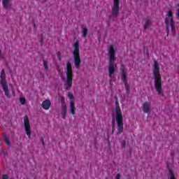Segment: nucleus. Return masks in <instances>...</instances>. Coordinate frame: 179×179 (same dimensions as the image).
Here are the masks:
<instances>
[{
    "label": "nucleus",
    "mask_w": 179,
    "mask_h": 179,
    "mask_svg": "<svg viewBox=\"0 0 179 179\" xmlns=\"http://www.w3.org/2000/svg\"><path fill=\"white\" fill-rule=\"evenodd\" d=\"M80 0H76V2H79Z\"/></svg>",
    "instance_id": "obj_35"
},
{
    "label": "nucleus",
    "mask_w": 179,
    "mask_h": 179,
    "mask_svg": "<svg viewBox=\"0 0 179 179\" xmlns=\"http://www.w3.org/2000/svg\"><path fill=\"white\" fill-rule=\"evenodd\" d=\"M68 97L70 99V101H72V100H73V94L72 92H69Z\"/></svg>",
    "instance_id": "obj_21"
},
{
    "label": "nucleus",
    "mask_w": 179,
    "mask_h": 179,
    "mask_svg": "<svg viewBox=\"0 0 179 179\" xmlns=\"http://www.w3.org/2000/svg\"><path fill=\"white\" fill-rule=\"evenodd\" d=\"M152 104L150 103V101H145L143 104V111L145 114H149L150 113V107Z\"/></svg>",
    "instance_id": "obj_10"
},
{
    "label": "nucleus",
    "mask_w": 179,
    "mask_h": 179,
    "mask_svg": "<svg viewBox=\"0 0 179 179\" xmlns=\"http://www.w3.org/2000/svg\"><path fill=\"white\" fill-rule=\"evenodd\" d=\"M41 43H43V38L41 39Z\"/></svg>",
    "instance_id": "obj_38"
},
{
    "label": "nucleus",
    "mask_w": 179,
    "mask_h": 179,
    "mask_svg": "<svg viewBox=\"0 0 179 179\" xmlns=\"http://www.w3.org/2000/svg\"><path fill=\"white\" fill-rule=\"evenodd\" d=\"M115 129V124H112V129Z\"/></svg>",
    "instance_id": "obj_31"
},
{
    "label": "nucleus",
    "mask_w": 179,
    "mask_h": 179,
    "mask_svg": "<svg viewBox=\"0 0 179 179\" xmlns=\"http://www.w3.org/2000/svg\"><path fill=\"white\" fill-rule=\"evenodd\" d=\"M2 179H9V176L6 174L3 175Z\"/></svg>",
    "instance_id": "obj_25"
},
{
    "label": "nucleus",
    "mask_w": 179,
    "mask_h": 179,
    "mask_svg": "<svg viewBox=\"0 0 179 179\" xmlns=\"http://www.w3.org/2000/svg\"><path fill=\"white\" fill-rule=\"evenodd\" d=\"M87 31H88L87 27L83 28L81 32H82L83 38H86V37H87Z\"/></svg>",
    "instance_id": "obj_19"
},
{
    "label": "nucleus",
    "mask_w": 179,
    "mask_h": 179,
    "mask_svg": "<svg viewBox=\"0 0 179 179\" xmlns=\"http://www.w3.org/2000/svg\"><path fill=\"white\" fill-rule=\"evenodd\" d=\"M109 63H108V76L110 78L109 80L110 83H111L113 78V75H114V72H115V67L114 66V62H115V59L117 57H115V50H114V45H110L109 50Z\"/></svg>",
    "instance_id": "obj_2"
},
{
    "label": "nucleus",
    "mask_w": 179,
    "mask_h": 179,
    "mask_svg": "<svg viewBox=\"0 0 179 179\" xmlns=\"http://www.w3.org/2000/svg\"><path fill=\"white\" fill-rule=\"evenodd\" d=\"M118 15H120V0H113L111 15H109V19L117 17Z\"/></svg>",
    "instance_id": "obj_8"
},
{
    "label": "nucleus",
    "mask_w": 179,
    "mask_h": 179,
    "mask_svg": "<svg viewBox=\"0 0 179 179\" xmlns=\"http://www.w3.org/2000/svg\"><path fill=\"white\" fill-rule=\"evenodd\" d=\"M73 55L74 58V65L77 69L80 68V50L79 49V41H76L73 45Z\"/></svg>",
    "instance_id": "obj_6"
},
{
    "label": "nucleus",
    "mask_w": 179,
    "mask_h": 179,
    "mask_svg": "<svg viewBox=\"0 0 179 179\" xmlns=\"http://www.w3.org/2000/svg\"><path fill=\"white\" fill-rule=\"evenodd\" d=\"M24 128L26 135L28 136L29 139L31 138V127H30V120L28 116L24 117Z\"/></svg>",
    "instance_id": "obj_9"
},
{
    "label": "nucleus",
    "mask_w": 179,
    "mask_h": 179,
    "mask_svg": "<svg viewBox=\"0 0 179 179\" xmlns=\"http://www.w3.org/2000/svg\"><path fill=\"white\" fill-rule=\"evenodd\" d=\"M66 80L64 82V89L68 91L72 88V85H73V70H72V64L69 62L66 63Z\"/></svg>",
    "instance_id": "obj_3"
},
{
    "label": "nucleus",
    "mask_w": 179,
    "mask_h": 179,
    "mask_svg": "<svg viewBox=\"0 0 179 179\" xmlns=\"http://www.w3.org/2000/svg\"><path fill=\"white\" fill-rule=\"evenodd\" d=\"M0 58H3V56L2 55V50L0 48Z\"/></svg>",
    "instance_id": "obj_30"
},
{
    "label": "nucleus",
    "mask_w": 179,
    "mask_h": 179,
    "mask_svg": "<svg viewBox=\"0 0 179 179\" xmlns=\"http://www.w3.org/2000/svg\"><path fill=\"white\" fill-rule=\"evenodd\" d=\"M112 125H115V121L114 120L112 121Z\"/></svg>",
    "instance_id": "obj_32"
},
{
    "label": "nucleus",
    "mask_w": 179,
    "mask_h": 179,
    "mask_svg": "<svg viewBox=\"0 0 179 179\" xmlns=\"http://www.w3.org/2000/svg\"><path fill=\"white\" fill-rule=\"evenodd\" d=\"M59 100L62 103V113H64L66 114V103H65V98H64V96H60L59 97Z\"/></svg>",
    "instance_id": "obj_11"
},
{
    "label": "nucleus",
    "mask_w": 179,
    "mask_h": 179,
    "mask_svg": "<svg viewBox=\"0 0 179 179\" xmlns=\"http://www.w3.org/2000/svg\"><path fill=\"white\" fill-rule=\"evenodd\" d=\"M42 107L44 110H50V107H51V101L50 99H45L42 103Z\"/></svg>",
    "instance_id": "obj_12"
},
{
    "label": "nucleus",
    "mask_w": 179,
    "mask_h": 179,
    "mask_svg": "<svg viewBox=\"0 0 179 179\" xmlns=\"http://www.w3.org/2000/svg\"><path fill=\"white\" fill-rule=\"evenodd\" d=\"M116 179H121V174L117 173V174L116 175Z\"/></svg>",
    "instance_id": "obj_27"
},
{
    "label": "nucleus",
    "mask_w": 179,
    "mask_h": 179,
    "mask_svg": "<svg viewBox=\"0 0 179 179\" xmlns=\"http://www.w3.org/2000/svg\"><path fill=\"white\" fill-rule=\"evenodd\" d=\"M0 85H1L5 96L8 99H10V95H9V87L8 86V81L6 80V73H5V69H1L0 74Z\"/></svg>",
    "instance_id": "obj_7"
},
{
    "label": "nucleus",
    "mask_w": 179,
    "mask_h": 179,
    "mask_svg": "<svg viewBox=\"0 0 179 179\" xmlns=\"http://www.w3.org/2000/svg\"><path fill=\"white\" fill-rule=\"evenodd\" d=\"M120 71H121V78H122V80L124 83H126L128 82V80H127V72L125 71V69L121 67L120 68Z\"/></svg>",
    "instance_id": "obj_13"
},
{
    "label": "nucleus",
    "mask_w": 179,
    "mask_h": 179,
    "mask_svg": "<svg viewBox=\"0 0 179 179\" xmlns=\"http://www.w3.org/2000/svg\"><path fill=\"white\" fill-rule=\"evenodd\" d=\"M3 138L4 139V142H6L7 146H10V141L6 134H3Z\"/></svg>",
    "instance_id": "obj_18"
},
{
    "label": "nucleus",
    "mask_w": 179,
    "mask_h": 179,
    "mask_svg": "<svg viewBox=\"0 0 179 179\" xmlns=\"http://www.w3.org/2000/svg\"><path fill=\"white\" fill-rule=\"evenodd\" d=\"M57 57H59V59H61V52H57Z\"/></svg>",
    "instance_id": "obj_29"
},
{
    "label": "nucleus",
    "mask_w": 179,
    "mask_h": 179,
    "mask_svg": "<svg viewBox=\"0 0 179 179\" xmlns=\"http://www.w3.org/2000/svg\"><path fill=\"white\" fill-rule=\"evenodd\" d=\"M114 131H115V129H112V134H114Z\"/></svg>",
    "instance_id": "obj_33"
},
{
    "label": "nucleus",
    "mask_w": 179,
    "mask_h": 179,
    "mask_svg": "<svg viewBox=\"0 0 179 179\" xmlns=\"http://www.w3.org/2000/svg\"><path fill=\"white\" fill-rule=\"evenodd\" d=\"M151 26H152V20L145 19L144 20V24H143L144 30H148V29H149V27H150Z\"/></svg>",
    "instance_id": "obj_14"
},
{
    "label": "nucleus",
    "mask_w": 179,
    "mask_h": 179,
    "mask_svg": "<svg viewBox=\"0 0 179 179\" xmlns=\"http://www.w3.org/2000/svg\"><path fill=\"white\" fill-rule=\"evenodd\" d=\"M121 145H122V148L124 149L126 148L127 146V142L125 141V140H122L121 142H120Z\"/></svg>",
    "instance_id": "obj_24"
},
{
    "label": "nucleus",
    "mask_w": 179,
    "mask_h": 179,
    "mask_svg": "<svg viewBox=\"0 0 179 179\" xmlns=\"http://www.w3.org/2000/svg\"><path fill=\"white\" fill-rule=\"evenodd\" d=\"M124 87L126 89V92L127 94H129V84L127 83H124Z\"/></svg>",
    "instance_id": "obj_20"
},
{
    "label": "nucleus",
    "mask_w": 179,
    "mask_h": 179,
    "mask_svg": "<svg viewBox=\"0 0 179 179\" xmlns=\"http://www.w3.org/2000/svg\"><path fill=\"white\" fill-rule=\"evenodd\" d=\"M176 17H177V19H179V8H178V10L176 13Z\"/></svg>",
    "instance_id": "obj_28"
},
{
    "label": "nucleus",
    "mask_w": 179,
    "mask_h": 179,
    "mask_svg": "<svg viewBox=\"0 0 179 179\" xmlns=\"http://www.w3.org/2000/svg\"><path fill=\"white\" fill-rule=\"evenodd\" d=\"M43 66L45 71H48V65L47 61L45 60H43Z\"/></svg>",
    "instance_id": "obj_23"
},
{
    "label": "nucleus",
    "mask_w": 179,
    "mask_h": 179,
    "mask_svg": "<svg viewBox=\"0 0 179 179\" xmlns=\"http://www.w3.org/2000/svg\"><path fill=\"white\" fill-rule=\"evenodd\" d=\"M152 75L156 92L159 96L164 97V92H163L162 84V75H160V66H159V62H157V61L154 62Z\"/></svg>",
    "instance_id": "obj_1"
},
{
    "label": "nucleus",
    "mask_w": 179,
    "mask_h": 179,
    "mask_svg": "<svg viewBox=\"0 0 179 179\" xmlns=\"http://www.w3.org/2000/svg\"><path fill=\"white\" fill-rule=\"evenodd\" d=\"M165 24L166 26V34L169 36L170 31V27L173 32V36H176V25L174 24V20L173 18V11L169 10L165 18Z\"/></svg>",
    "instance_id": "obj_5"
},
{
    "label": "nucleus",
    "mask_w": 179,
    "mask_h": 179,
    "mask_svg": "<svg viewBox=\"0 0 179 179\" xmlns=\"http://www.w3.org/2000/svg\"><path fill=\"white\" fill-rule=\"evenodd\" d=\"M34 27H36V24H34Z\"/></svg>",
    "instance_id": "obj_37"
},
{
    "label": "nucleus",
    "mask_w": 179,
    "mask_h": 179,
    "mask_svg": "<svg viewBox=\"0 0 179 179\" xmlns=\"http://www.w3.org/2000/svg\"><path fill=\"white\" fill-rule=\"evenodd\" d=\"M168 179H177L176 178V174L174 173V171H173V169L169 170Z\"/></svg>",
    "instance_id": "obj_17"
},
{
    "label": "nucleus",
    "mask_w": 179,
    "mask_h": 179,
    "mask_svg": "<svg viewBox=\"0 0 179 179\" xmlns=\"http://www.w3.org/2000/svg\"><path fill=\"white\" fill-rule=\"evenodd\" d=\"M42 145H44V139L43 138H42Z\"/></svg>",
    "instance_id": "obj_34"
},
{
    "label": "nucleus",
    "mask_w": 179,
    "mask_h": 179,
    "mask_svg": "<svg viewBox=\"0 0 179 179\" xmlns=\"http://www.w3.org/2000/svg\"><path fill=\"white\" fill-rule=\"evenodd\" d=\"M62 118H63V120H65L66 118V113H62Z\"/></svg>",
    "instance_id": "obj_26"
},
{
    "label": "nucleus",
    "mask_w": 179,
    "mask_h": 179,
    "mask_svg": "<svg viewBox=\"0 0 179 179\" xmlns=\"http://www.w3.org/2000/svg\"><path fill=\"white\" fill-rule=\"evenodd\" d=\"M2 4H3V8L4 9L8 10L10 6H12V4L10 3V0H2Z\"/></svg>",
    "instance_id": "obj_15"
},
{
    "label": "nucleus",
    "mask_w": 179,
    "mask_h": 179,
    "mask_svg": "<svg viewBox=\"0 0 179 179\" xmlns=\"http://www.w3.org/2000/svg\"><path fill=\"white\" fill-rule=\"evenodd\" d=\"M115 104H118V101H116Z\"/></svg>",
    "instance_id": "obj_36"
},
{
    "label": "nucleus",
    "mask_w": 179,
    "mask_h": 179,
    "mask_svg": "<svg viewBox=\"0 0 179 179\" xmlns=\"http://www.w3.org/2000/svg\"><path fill=\"white\" fill-rule=\"evenodd\" d=\"M70 113L72 115H75L76 108H75V101L73 100L70 101Z\"/></svg>",
    "instance_id": "obj_16"
},
{
    "label": "nucleus",
    "mask_w": 179,
    "mask_h": 179,
    "mask_svg": "<svg viewBox=\"0 0 179 179\" xmlns=\"http://www.w3.org/2000/svg\"><path fill=\"white\" fill-rule=\"evenodd\" d=\"M20 104H22L24 106V104H26V98H20Z\"/></svg>",
    "instance_id": "obj_22"
},
{
    "label": "nucleus",
    "mask_w": 179,
    "mask_h": 179,
    "mask_svg": "<svg viewBox=\"0 0 179 179\" xmlns=\"http://www.w3.org/2000/svg\"><path fill=\"white\" fill-rule=\"evenodd\" d=\"M115 118L116 123L117 125V135H121L124 132V117L122 116V113L121 112V108L120 106H116L115 108Z\"/></svg>",
    "instance_id": "obj_4"
}]
</instances>
